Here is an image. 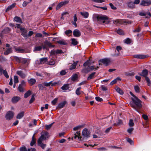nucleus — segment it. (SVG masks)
<instances>
[{"label": "nucleus", "mask_w": 151, "mask_h": 151, "mask_svg": "<svg viewBox=\"0 0 151 151\" xmlns=\"http://www.w3.org/2000/svg\"><path fill=\"white\" fill-rule=\"evenodd\" d=\"M129 93L134 97L133 98H132V100L134 104L130 103V104L131 106L136 111H138V109H140L142 106V104L141 103V101L134 96L131 92H130Z\"/></svg>", "instance_id": "nucleus-1"}, {"label": "nucleus", "mask_w": 151, "mask_h": 151, "mask_svg": "<svg viewBox=\"0 0 151 151\" xmlns=\"http://www.w3.org/2000/svg\"><path fill=\"white\" fill-rule=\"evenodd\" d=\"M93 19L94 20L97 21L99 23H104L107 18L106 16L102 15L94 14L93 15Z\"/></svg>", "instance_id": "nucleus-2"}, {"label": "nucleus", "mask_w": 151, "mask_h": 151, "mask_svg": "<svg viewBox=\"0 0 151 151\" xmlns=\"http://www.w3.org/2000/svg\"><path fill=\"white\" fill-rule=\"evenodd\" d=\"M41 136L38 140L43 141V140L47 139L49 136L48 133L46 131H42L41 133Z\"/></svg>", "instance_id": "nucleus-3"}, {"label": "nucleus", "mask_w": 151, "mask_h": 151, "mask_svg": "<svg viewBox=\"0 0 151 151\" xmlns=\"http://www.w3.org/2000/svg\"><path fill=\"white\" fill-rule=\"evenodd\" d=\"M99 65H101V63H102L104 65L106 66H107L110 63V61L109 59L107 58H105L101 59L99 61Z\"/></svg>", "instance_id": "nucleus-4"}, {"label": "nucleus", "mask_w": 151, "mask_h": 151, "mask_svg": "<svg viewBox=\"0 0 151 151\" xmlns=\"http://www.w3.org/2000/svg\"><path fill=\"white\" fill-rule=\"evenodd\" d=\"M21 32V35L24 38H27V30L24 28H20Z\"/></svg>", "instance_id": "nucleus-5"}, {"label": "nucleus", "mask_w": 151, "mask_h": 151, "mask_svg": "<svg viewBox=\"0 0 151 151\" xmlns=\"http://www.w3.org/2000/svg\"><path fill=\"white\" fill-rule=\"evenodd\" d=\"M14 114V113L12 111H8L6 116V119L10 120L13 117Z\"/></svg>", "instance_id": "nucleus-6"}, {"label": "nucleus", "mask_w": 151, "mask_h": 151, "mask_svg": "<svg viewBox=\"0 0 151 151\" xmlns=\"http://www.w3.org/2000/svg\"><path fill=\"white\" fill-rule=\"evenodd\" d=\"M90 132L86 128L84 129L82 131V134L85 137H90Z\"/></svg>", "instance_id": "nucleus-7"}, {"label": "nucleus", "mask_w": 151, "mask_h": 151, "mask_svg": "<svg viewBox=\"0 0 151 151\" xmlns=\"http://www.w3.org/2000/svg\"><path fill=\"white\" fill-rule=\"evenodd\" d=\"M134 58L139 59H144L147 57V56L141 54H136L134 55Z\"/></svg>", "instance_id": "nucleus-8"}, {"label": "nucleus", "mask_w": 151, "mask_h": 151, "mask_svg": "<svg viewBox=\"0 0 151 151\" xmlns=\"http://www.w3.org/2000/svg\"><path fill=\"white\" fill-rule=\"evenodd\" d=\"M151 4V1L150 0H144L141 1L140 4L142 6H149Z\"/></svg>", "instance_id": "nucleus-9"}, {"label": "nucleus", "mask_w": 151, "mask_h": 151, "mask_svg": "<svg viewBox=\"0 0 151 151\" xmlns=\"http://www.w3.org/2000/svg\"><path fill=\"white\" fill-rule=\"evenodd\" d=\"M73 35L76 37H78L80 36L81 33L80 31L78 29H75L73 32Z\"/></svg>", "instance_id": "nucleus-10"}, {"label": "nucleus", "mask_w": 151, "mask_h": 151, "mask_svg": "<svg viewBox=\"0 0 151 151\" xmlns=\"http://www.w3.org/2000/svg\"><path fill=\"white\" fill-rule=\"evenodd\" d=\"M127 4L128 8L133 9L135 7V5L134 4V3L132 1H130L127 2Z\"/></svg>", "instance_id": "nucleus-11"}, {"label": "nucleus", "mask_w": 151, "mask_h": 151, "mask_svg": "<svg viewBox=\"0 0 151 151\" xmlns=\"http://www.w3.org/2000/svg\"><path fill=\"white\" fill-rule=\"evenodd\" d=\"M148 71L146 69H144L143 70L142 73H139V74L142 76L145 77H147V76L148 75Z\"/></svg>", "instance_id": "nucleus-12"}, {"label": "nucleus", "mask_w": 151, "mask_h": 151, "mask_svg": "<svg viewBox=\"0 0 151 151\" xmlns=\"http://www.w3.org/2000/svg\"><path fill=\"white\" fill-rule=\"evenodd\" d=\"M17 74L19 76L22 78H24L26 76V75L23 72L22 70H18Z\"/></svg>", "instance_id": "nucleus-13"}, {"label": "nucleus", "mask_w": 151, "mask_h": 151, "mask_svg": "<svg viewBox=\"0 0 151 151\" xmlns=\"http://www.w3.org/2000/svg\"><path fill=\"white\" fill-rule=\"evenodd\" d=\"M20 99L19 97L16 96L13 97L12 99V101L13 103H15L18 102Z\"/></svg>", "instance_id": "nucleus-14"}, {"label": "nucleus", "mask_w": 151, "mask_h": 151, "mask_svg": "<svg viewBox=\"0 0 151 151\" xmlns=\"http://www.w3.org/2000/svg\"><path fill=\"white\" fill-rule=\"evenodd\" d=\"M68 3V2L66 1L61 2L57 5L56 8V9L58 10L60 8L63 6L67 4Z\"/></svg>", "instance_id": "nucleus-15"}, {"label": "nucleus", "mask_w": 151, "mask_h": 151, "mask_svg": "<svg viewBox=\"0 0 151 151\" xmlns=\"http://www.w3.org/2000/svg\"><path fill=\"white\" fill-rule=\"evenodd\" d=\"M42 141L38 140L37 142L38 145L40 146L42 149H44L46 146V144L42 143Z\"/></svg>", "instance_id": "nucleus-16"}, {"label": "nucleus", "mask_w": 151, "mask_h": 151, "mask_svg": "<svg viewBox=\"0 0 151 151\" xmlns=\"http://www.w3.org/2000/svg\"><path fill=\"white\" fill-rule=\"evenodd\" d=\"M78 62V61H77L76 62H74L73 64H71L70 66L69 65V69L70 70H73L75 69L77 64Z\"/></svg>", "instance_id": "nucleus-17"}, {"label": "nucleus", "mask_w": 151, "mask_h": 151, "mask_svg": "<svg viewBox=\"0 0 151 151\" xmlns=\"http://www.w3.org/2000/svg\"><path fill=\"white\" fill-rule=\"evenodd\" d=\"M80 14L85 18H87L88 17L89 15V14L88 12H81Z\"/></svg>", "instance_id": "nucleus-18"}, {"label": "nucleus", "mask_w": 151, "mask_h": 151, "mask_svg": "<svg viewBox=\"0 0 151 151\" xmlns=\"http://www.w3.org/2000/svg\"><path fill=\"white\" fill-rule=\"evenodd\" d=\"M77 138H78V139H81V137L80 136V133L78 131L76 132V134H75L74 136L72 137V139H76Z\"/></svg>", "instance_id": "nucleus-19"}, {"label": "nucleus", "mask_w": 151, "mask_h": 151, "mask_svg": "<svg viewBox=\"0 0 151 151\" xmlns=\"http://www.w3.org/2000/svg\"><path fill=\"white\" fill-rule=\"evenodd\" d=\"M47 61V58H44L40 59V64H43L46 63Z\"/></svg>", "instance_id": "nucleus-20"}, {"label": "nucleus", "mask_w": 151, "mask_h": 151, "mask_svg": "<svg viewBox=\"0 0 151 151\" xmlns=\"http://www.w3.org/2000/svg\"><path fill=\"white\" fill-rule=\"evenodd\" d=\"M16 4L15 3H14L12 4V5L9 6L6 9V12L10 10H11L13 8L15 7Z\"/></svg>", "instance_id": "nucleus-21"}, {"label": "nucleus", "mask_w": 151, "mask_h": 151, "mask_svg": "<svg viewBox=\"0 0 151 151\" xmlns=\"http://www.w3.org/2000/svg\"><path fill=\"white\" fill-rule=\"evenodd\" d=\"M57 42L58 43L61 45H65L67 44V42L64 40L63 39L59 40L57 41Z\"/></svg>", "instance_id": "nucleus-22"}, {"label": "nucleus", "mask_w": 151, "mask_h": 151, "mask_svg": "<svg viewBox=\"0 0 151 151\" xmlns=\"http://www.w3.org/2000/svg\"><path fill=\"white\" fill-rule=\"evenodd\" d=\"M122 49V47L120 46H116V50H117V51H118V53L117 54L113 55H112L114 56H119V51L121 50Z\"/></svg>", "instance_id": "nucleus-23"}, {"label": "nucleus", "mask_w": 151, "mask_h": 151, "mask_svg": "<svg viewBox=\"0 0 151 151\" xmlns=\"http://www.w3.org/2000/svg\"><path fill=\"white\" fill-rule=\"evenodd\" d=\"M96 74V72H93L90 74L87 78V80H89L92 79H93L95 77V75Z\"/></svg>", "instance_id": "nucleus-24"}, {"label": "nucleus", "mask_w": 151, "mask_h": 151, "mask_svg": "<svg viewBox=\"0 0 151 151\" xmlns=\"http://www.w3.org/2000/svg\"><path fill=\"white\" fill-rule=\"evenodd\" d=\"M12 48H9L7 49L4 52V54L5 55H8L9 54L12 52Z\"/></svg>", "instance_id": "nucleus-25"}, {"label": "nucleus", "mask_w": 151, "mask_h": 151, "mask_svg": "<svg viewBox=\"0 0 151 151\" xmlns=\"http://www.w3.org/2000/svg\"><path fill=\"white\" fill-rule=\"evenodd\" d=\"M115 89L116 91L121 95H123L124 92L120 88H119L118 86H116L115 88Z\"/></svg>", "instance_id": "nucleus-26"}, {"label": "nucleus", "mask_w": 151, "mask_h": 151, "mask_svg": "<svg viewBox=\"0 0 151 151\" xmlns=\"http://www.w3.org/2000/svg\"><path fill=\"white\" fill-rule=\"evenodd\" d=\"M36 80L34 78H31L28 80V83L31 85H32L36 82Z\"/></svg>", "instance_id": "nucleus-27"}, {"label": "nucleus", "mask_w": 151, "mask_h": 151, "mask_svg": "<svg viewBox=\"0 0 151 151\" xmlns=\"http://www.w3.org/2000/svg\"><path fill=\"white\" fill-rule=\"evenodd\" d=\"M24 114V112L23 111L19 113L17 116V118L19 119L22 118Z\"/></svg>", "instance_id": "nucleus-28"}, {"label": "nucleus", "mask_w": 151, "mask_h": 151, "mask_svg": "<svg viewBox=\"0 0 151 151\" xmlns=\"http://www.w3.org/2000/svg\"><path fill=\"white\" fill-rule=\"evenodd\" d=\"M15 51L18 52L20 53H23L24 52V50L23 49H22L20 47H15Z\"/></svg>", "instance_id": "nucleus-29"}, {"label": "nucleus", "mask_w": 151, "mask_h": 151, "mask_svg": "<svg viewBox=\"0 0 151 151\" xmlns=\"http://www.w3.org/2000/svg\"><path fill=\"white\" fill-rule=\"evenodd\" d=\"M60 81L54 82H53L52 81H51V86H56L60 84Z\"/></svg>", "instance_id": "nucleus-30"}, {"label": "nucleus", "mask_w": 151, "mask_h": 151, "mask_svg": "<svg viewBox=\"0 0 151 151\" xmlns=\"http://www.w3.org/2000/svg\"><path fill=\"white\" fill-rule=\"evenodd\" d=\"M67 102L66 101H64L61 103H60L58 105V107L60 108H63L66 103Z\"/></svg>", "instance_id": "nucleus-31"}, {"label": "nucleus", "mask_w": 151, "mask_h": 151, "mask_svg": "<svg viewBox=\"0 0 151 151\" xmlns=\"http://www.w3.org/2000/svg\"><path fill=\"white\" fill-rule=\"evenodd\" d=\"M91 65L90 61L89 60H87L83 64V66L84 67L88 66V67H90Z\"/></svg>", "instance_id": "nucleus-32"}, {"label": "nucleus", "mask_w": 151, "mask_h": 151, "mask_svg": "<svg viewBox=\"0 0 151 151\" xmlns=\"http://www.w3.org/2000/svg\"><path fill=\"white\" fill-rule=\"evenodd\" d=\"M69 84H64L61 87V88L63 90H67L69 89Z\"/></svg>", "instance_id": "nucleus-33"}, {"label": "nucleus", "mask_w": 151, "mask_h": 151, "mask_svg": "<svg viewBox=\"0 0 151 151\" xmlns=\"http://www.w3.org/2000/svg\"><path fill=\"white\" fill-rule=\"evenodd\" d=\"M24 86L19 85L18 90L20 92H23L24 91Z\"/></svg>", "instance_id": "nucleus-34"}, {"label": "nucleus", "mask_w": 151, "mask_h": 151, "mask_svg": "<svg viewBox=\"0 0 151 151\" xmlns=\"http://www.w3.org/2000/svg\"><path fill=\"white\" fill-rule=\"evenodd\" d=\"M31 91L29 90L27 91L24 95V97L25 98H27L29 97L31 94Z\"/></svg>", "instance_id": "nucleus-35"}, {"label": "nucleus", "mask_w": 151, "mask_h": 151, "mask_svg": "<svg viewBox=\"0 0 151 151\" xmlns=\"http://www.w3.org/2000/svg\"><path fill=\"white\" fill-rule=\"evenodd\" d=\"M14 20L16 22L19 23H22V21L20 17H16L14 18Z\"/></svg>", "instance_id": "nucleus-36"}, {"label": "nucleus", "mask_w": 151, "mask_h": 151, "mask_svg": "<svg viewBox=\"0 0 151 151\" xmlns=\"http://www.w3.org/2000/svg\"><path fill=\"white\" fill-rule=\"evenodd\" d=\"M42 46H39L37 47H35L34 48L33 51H39L42 49Z\"/></svg>", "instance_id": "nucleus-37"}, {"label": "nucleus", "mask_w": 151, "mask_h": 151, "mask_svg": "<svg viewBox=\"0 0 151 151\" xmlns=\"http://www.w3.org/2000/svg\"><path fill=\"white\" fill-rule=\"evenodd\" d=\"M45 43L47 45L50 47H54L55 46V45H52L50 42L47 41H45Z\"/></svg>", "instance_id": "nucleus-38"}, {"label": "nucleus", "mask_w": 151, "mask_h": 151, "mask_svg": "<svg viewBox=\"0 0 151 151\" xmlns=\"http://www.w3.org/2000/svg\"><path fill=\"white\" fill-rule=\"evenodd\" d=\"M72 44L74 45H76L78 44V42L76 39L72 38L71 39Z\"/></svg>", "instance_id": "nucleus-39"}, {"label": "nucleus", "mask_w": 151, "mask_h": 151, "mask_svg": "<svg viewBox=\"0 0 151 151\" xmlns=\"http://www.w3.org/2000/svg\"><path fill=\"white\" fill-rule=\"evenodd\" d=\"M65 34L68 36H70L72 33V31L71 30H68L65 32Z\"/></svg>", "instance_id": "nucleus-40"}, {"label": "nucleus", "mask_w": 151, "mask_h": 151, "mask_svg": "<svg viewBox=\"0 0 151 151\" xmlns=\"http://www.w3.org/2000/svg\"><path fill=\"white\" fill-rule=\"evenodd\" d=\"M90 70L89 69V67L84 68L82 70V71L84 73H88L90 71Z\"/></svg>", "instance_id": "nucleus-41"}, {"label": "nucleus", "mask_w": 151, "mask_h": 151, "mask_svg": "<svg viewBox=\"0 0 151 151\" xmlns=\"http://www.w3.org/2000/svg\"><path fill=\"white\" fill-rule=\"evenodd\" d=\"M43 84L45 86L48 87L50 86H51V81L48 83L47 82H44Z\"/></svg>", "instance_id": "nucleus-42"}, {"label": "nucleus", "mask_w": 151, "mask_h": 151, "mask_svg": "<svg viewBox=\"0 0 151 151\" xmlns=\"http://www.w3.org/2000/svg\"><path fill=\"white\" fill-rule=\"evenodd\" d=\"M145 78V80L147 83V85L149 86H150V85L151 84V81L150 80V79L147 77H146V78Z\"/></svg>", "instance_id": "nucleus-43"}, {"label": "nucleus", "mask_w": 151, "mask_h": 151, "mask_svg": "<svg viewBox=\"0 0 151 151\" xmlns=\"http://www.w3.org/2000/svg\"><path fill=\"white\" fill-rule=\"evenodd\" d=\"M83 128V126L80 125H78L77 126H76V127H75L73 128V130H78L79 129H80L81 128Z\"/></svg>", "instance_id": "nucleus-44"}, {"label": "nucleus", "mask_w": 151, "mask_h": 151, "mask_svg": "<svg viewBox=\"0 0 151 151\" xmlns=\"http://www.w3.org/2000/svg\"><path fill=\"white\" fill-rule=\"evenodd\" d=\"M78 77V75L76 74H75L71 77V80L73 81H74L77 79Z\"/></svg>", "instance_id": "nucleus-45"}, {"label": "nucleus", "mask_w": 151, "mask_h": 151, "mask_svg": "<svg viewBox=\"0 0 151 151\" xmlns=\"http://www.w3.org/2000/svg\"><path fill=\"white\" fill-rule=\"evenodd\" d=\"M14 58L17 63H20L21 61V58L18 57L14 56Z\"/></svg>", "instance_id": "nucleus-46"}, {"label": "nucleus", "mask_w": 151, "mask_h": 151, "mask_svg": "<svg viewBox=\"0 0 151 151\" xmlns=\"http://www.w3.org/2000/svg\"><path fill=\"white\" fill-rule=\"evenodd\" d=\"M14 82L15 83H17L19 82L18 77L17 76H14Z\"/></svg>", "instance_id": "nucleus-47"}, {"label": "nucleus", "mask_w": 151, "mask_h": 151, "mask_svg": "<svg viewBox=\"0 0 151 151\" xmlns=\"http://www.w3.org/2000/svg\"><path fill=\"white\" fill-rule=\"evenodd\" d=\"M58 100V98H55L53 101L51 102V103L53 105H55V104L57 102Z\"/></svg>", "instance_id": "nucleus-48"}, {"label": "nucleus", "mask_w": 151, "mask_h": 151, "mask_svg": "<svg viewBox=\"0 0 151 151\" xmlns=\"http://www.w3.org/2000/svg\"><path fill=\"white\" fill-rule=\"evenodd\" d=\"M4 75V76L6 78H9V76L8 74L7 71L5 70H4L3 72L2 73Z\"/></svg>", "instance_id": "nucleus-49"}, {"label": "nucleus", "mask_w": 151, "mask_h": 151, "mask_svg": "<svg viewBox=\"0 0 151 151\" xmlns=\"http://www.w3.org/2000/svg\"><path fill=\"white\" fill-rule=\"evenodd\" d=\"M117 33L119 35H122L124 34V32L121 29H118L117 30Z\"/></svg>", "instance_id": "nucleus-50"}, {"label": "nucleus", "mask_w": 151, "mask_h": 151, "mask_svg": "<svg viewBox=\"0 0 151 151\" xmlns=\"http://www.w3.org/2000/svg\"><path fill=\"white\" fill-rule=\"evenodd\" d=\"M81 89V87H79L77 89L76 91V94L78 95H79L81 94V93L80 92V90Z\"/></svg>", "instance_id": "nucleus-51"}, {"label": "nucleus", "mask_w": 151, "mask_h": 151, "mask_svg": "<svg viewBox=\"0 0 151 151\" xmlns=\"http://www.w3.org/2000/svg\"><path fill=\"white\" fill-rule=\"evenodd\" d=\"M97 149L99 151H105L107 150L106 148L104 147L98 148Z\"/></svg>", "instance_id": "nucleus-52"}, {"label": "nucleus", "mask_w": 151, "mask_h": 151, "mask_svg": "<svg viewBox=\"0 0 151 151\" xmlns=\"http://www.w3.org/2000/svg\"><path fill=\"white\" fill-rule=\"evenodd\" d=\"M20 85L25 87L26 85V82L24 80H22L21 82Z\"/></svg>", "instance_id": "nucleus-53"}, {"label": "nucleus", "mask_w": 151, "mask_h": 151, "mask_svg": "<svg viewBox=\"0 0 151 151\" xmlns=\"http://www.w3.org/2000/svg\"><path fill=\"white\" fill-rule=\"evenodd\" d=\"M134 88L135 91L137 92L138 93L139 91V87L138 86H134Z\"/></svg>", "instance_id": "nucleus-54"}, {"label": "nucleus", "mask_w": 151, "mask_h": 151, "mask_svg": "<svg viewBox=\"0 0 151 151\" xmlns=\"http://www.w3.org/2000/svg\"><path fill=\"white\" fill-rule=\"evenodd\" d=\"M124 42L125 43L127 44H130L131 42V40L128 38L125 40Z\"/></svg>", "instance_id": "nucleus-55"}, {"label": "nucleus", "mask_w": 151, "mask_h": 151, "mask_svg": "<svg viewBox=\"0 0 151 151\" xmlns=\"http://www.w3.org/2000/svg\"><path fill=\"white\" fill-rule=\"evenodd\" d=\"M129 124L130 127L133 126L134 124L133 120L132 119H130L129 120Z\"/></svg>", "instance_id": "nucleus-56"}, {"label": "nucleus", "mask_w": 151, "mask_h": 151, "mask_svg": "<svg viewBox=\"0 0 151 151\" xmlns=\"http://www.w3.org/2000/svg\"><path fill=\"white\" fill-rule=\"evenodd\" d=\"M127 141L129 142L131 145H132L133 143V142L132 140L131 139L129 138H126Z\"/></svg>", "instance_id": "nucleus-57"}, {"label": "nucleus", "mask_w": 151, "mask_h": 151, "mask_svg": "<svg viewBox=\"0 0 151 151\" xmlns=\"http://www.w3.org/2000/svg\"><path fill=\"white\" fill-rule=\"evenodd\" d=\"M52 124H53V123H52V124H50L48 125H45V127L46 129L47 130H48L49 129H50L51 128V127L52 125Z\"/></svg>", "instance_id": "nucleus-58"}, {"label": "nucleus", "mask_w": 151, "mask_h": 151, "mask_svg": "<svg viewBox=\"0 0 151 151\" xmlns=\"http://www.w3.org/2000/svg\"><path fill=\"white\" fill-rule=\"evenodd\" d=\"M55 61L53 60H51L49 62L48 64L50 65H53L55 64Z\"/></svg>", "instance_id": "nucleus-59"}, {"label": "nucleus", "mask_w": 151, "mask_h": 151, "mask_svg": "<svg viewBox=\"0 0 151 151\" xmlns=\"http://www.w3.org/2000/svg\"><path fill=\"white\" fill-rule=\"evenodd\" d=\"M26 148L24 147L23 146L22 147H21L20 148V151H27Z\"/></svg>", "instance_id": "nucleus-60"}, {"label": "nucleus", "mask_w": 151, "mask_h": 151, "mask_svg": "<svg viewBox=\"0 0 151 151\" xmlns=\"http://www.w3.org/2000/svg\"><path fill=\"white\" fill-rule=\"evenodd\" d=\"M96 100L98 101L101 102L103 101V99L102 98H100L99 97H95Z\"/></svg>", "instance_id": "nucleus-61"}, {"label": "nucleus", "mask_w": 151, "mask_h": 151, "mask_svg": "<svg viewBox=\"0 0 151 151\" xmlns=\"http://www.w3.org/2000/svg\"><path fill=\"white\" fill-rule=\"evenodd\" d=\"M38 87L40 89L43 90L44 89V87L43 85L42 84H39L38 85Z\"/></svg>", "instance_id": "nucleus-62"}, {"label": "nucleus", "mask_w": 151, "mask_h": 151, "mask_svg": "<svg viewBox=\"0 0 151 151\" xmlns=\"http://www.w3.org/2000/svg\"><path fill=\"white\" fill-rule=\"evenodd\" d=\"M33 33H34L32 31H29V32L28 34H27V37H30V36H31L33 34Z\"/></svg>", "instance_id": "nucleus-63"}, {"label": "nucleus", "mask_w": 151, "mask_h": 151, "mask_svg": "<svg viewBox=\"0 0 151 151\" xmlns=\"http://www.w3.org/2000/svg\"><path fill=\"white\" fill-rule=\"evenodd\" d=\"M139 14L141 16H145L147 15V13L144 12H139Z\"/></svg>", "instance_id": "nucleus-64"}]
</instances>
